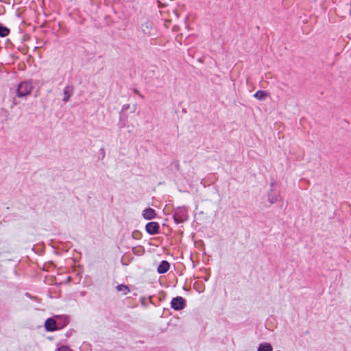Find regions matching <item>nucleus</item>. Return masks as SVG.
I'll list each match as a JSON object with an SVG mask.
<instances>
[{
	"instance_id": "nucleus-1",
	"label": "nucleus",
	"mask_w": 351,
	"mask_h": 351,
	"mask_svg": "<svg viewBox=\"0 0 351 351\" xmlns=\"http://www.w3.org/2000/svg\"><path fill=\"white\" fill-rule=\"evenodd\" d=\"M33 85L31 81H24L19 84L16 89V96L24 97L30 95L33 90Z\"/></svg>"
},
{
	"instance_id": "nucleus-2",
	"label": "nucleus",
	"mask_w": 351,
	"mask_h": 351,
	"mask_svg": "<svg viewBox=\"0 0 351 351\" xmlns=\"http://www.w3.org/2000/svg\"><path fill=\"white\" fill-rule=\"evenodd\" d=\"M173 218L176 223H182L188 219V210L184 207H178L173 215Z\"/></svg>"
},
{
	"instance_id": "nucleus-3",
	"label": "nucleus",
	"mask_w": 351,
	"mask_h": 351,
	"mask_svg": "<svg viewBox=\"0 0 351 351\" xmlns=\"http://www.w3.org/2000/svg\"><path fill=\"white\" fill-rule=\"evenodd\" d=\"M186 306V300L181 296L173 298L171 302V306L175 311H180Z\"/></svg>"
},
{
	"instance_id": "nucleus-4",
	"label": "nucleus",
	"mask_w": 351,
	"mask_h": 351,
	"mask_svg": "<svg viewBox=\"0 0 351 351\" xmlns=\"http://www.w3.org/2000/svg\"><path fill=\"white\" fill-rule=\"evenodd\" d=\"M160 226L158 223L155 221L149 222L145 226V230L151 235L156 234L159 232Z\"/></svg>"
},
{
	"instance_id": "nucleus-5",
	"label": "nucleus",
	"mask_w": 351,
	"mask_h": 351,
	"mask_svg": "<svg viewBox=\"0 0 351 351\" xmlns=\"http://www.w3.org/2000/svg\"><path fill=\"white\" fill-rule=\"evenodd\" d=\"M74 93V87L72 85L66 86L63 90L64 97L62 101L67 102Z\"/></svg>"
},
{
	"instance_id": "nucleus-6",
	"label": "nucleus",
	"mask_w": 351,
	"mask_h": 351,
	"mask_svg": "<svg viewBox=\"0 0 351 351\" xmlns=\"http://www.w3.org/2000/svg\"><path fill=\"white\" fill-rule=\"evenodd\" d=\"M45 327L47 331L53 332L58 329L57 323L53 318H48L45 323Z\"/></svg>"
},
{
	"instance_id": "nucleus-7",
	"label": "nucleus",
	"mask_w": 351,
	"mask_h": 351,
	"mask_svg": "<svg viewBox=\"0 0 351 351\" xmlns=\"http://www.w3.org/2000/svg\"><path fill=\"white\" fill-rule=\"evenodd\" d=\"M142 216L147 220H151L156 217V214L154 209L151 208H145L143 210Z\"/></svg>"
},
{
	"instance_id": "nucleus-8",
	"label": "nucleus",
	"mask_w": 351,
	"mask_h": 351,
	"mask_svg": "<svg viewBox=\"0 0 351 351\" xmlns=\"http://www.w3.org/2000/svg\"><path fill=\"white\" fill-rule=\"evenodd\" d=\"M170 265L167 261H162L157 268V271L162 274H165L169 269Z\"/></svg>"
},
{
	"instance_id": "nucleus-9",
	"label": "nucleus",
	"mask_w": 351,
	"mask_h": 351,
	"mask_svg": "<svg viewBox=\"0 0 351 351\" xmlns=\"http://www.w3.org/2000/svg\"><path fill=\"white\" fill-rule=\"evenodd\" d=\"M278 193L274 189H271L267 193V199L271 204H274L278 201Z\"/></svg>"
},
{
	"instance_id": "nucleus-10",
	"label": "nucleus",
	"mask_w": 351,
	"mask_h": 351,
	"mask_svg": "<svg viewBox=\"0 0 351 351\" xmlns=\"http://www.w3.org/2000/svg\"><path fill=\"white\" fill-rule=\"evenodd\" d=\"M154 23H143L141 25V29L144 34L147 36H151L152 33L150 32L149 29H152L153 28Z\"/></svg>"
},
{
	"instance_id": "nucleus-11",
	"label": "nucleus",
	"mask_w": 351,
	"mask_h": 351,
	"mask_svg": "<svg viewBox=\"0 0 351 351\" xmlns=\"http://www.w3.org/2000/svg\"><path fill=\"white\" fill-rule=\"evenodd\" d=\"M267 96H268V93L267 92H265L264 90H261L256 91L255 93V94L254 95V97L259 101L264 100L266 98V97H267Z\"/></svg>"
},
{
	"instance_id": "nucleus-12",
	"label": "nucleus",
	"mask_w": 351,
	"mask_h": 351,
	"mask_svg": "<svg viewBox=\"0 0 351 351\" xmlns=\"http://www.w3.org/2000/svg\"><path fill=\"white\" fill-rule=\"evenodd\" d=\"M272 346L268 343H263L260 344L258 348V351H272Z\"/></svg>"
},
{
	"instance_id": "nucleus-13",
	"label": "nucleus",
	"mask_w": 351,
	"mask_h": 351,
	"mask_svg": "<svg viewBox=\"0 0 351 351\" xmlns=\"http://www.w3.org/2000/svg\"><path fill=\"white\" fill-rule=\"evenodd\" d=\"M117 290L119 292H122L123 295H126L130 292V289L127 285L121 284L117 286Z\"/></svg>"
},
{
	"instance_id": "nucleus-14",
	"label": "nucleus",
	"mask_w": 351,
	"mask_h": 351,
	"mask_svg": "<svg viewBox=\"0 0 351 351\" xmlns=\"http://www.w3.org/2000/svg\"><path fill=\"white\" fill-rule=\"evenodd\" d=\"M10 33V29L0 23V37H5Z\"/></svg>"
},
{
	"instance_id": "nucleus-15",
	"label": "nucleus",
	"mask_w": 351,
	"mask_h": 351,
	"mask_svg": "<svg viewBox=\"0 0 351 351\" xmlns=\"http://www.w3.org/2000/svg\"><path fill=\"white\" fill-rule=\"evenodd\" d=\"M173 0H158V3L159 4V7L161 6H167L169 2H171Z\"/></svg>"
},
{
	"instance_id": "nucleus-16",
	"label": "nucleus",
	"mask_w": 351,
	"mask_h": 351,
	"mask_svg": "<svg viewBox=\"0 0 351 351\" xmlns=\"http://www.w3.org/2000/svg\"><path fill=\"white\" fill-rule=\"evenodd\" d=\"M57 351H71V350L69 349V348L68 346H62L61 347H60Z\"/></svg>"
},
{
	"instance_id": "nucleus-17",
	"label": "nucleus",
	"mask_w": 351,
	"mask_h": 351,
	"mask_svg": "<svg viewBox=\"0 0 351 351\" xmlns=\"http://www.w3.org/2000/svg\"><path fill=\"white\" fill-rule=\"evenodd\" d=\"M134 93L138 94L141 97H143V96L139 93V91L137 89L134 88Z\"/></svg>"
},
{
	"instance_id": "nucleus-18",
	"label": "nucleus",
	"mask_w": 351,
	"mask_h": 351,
	"mask_svg": "<svg viewBox=\"0 0 351 351\" xmlns=\"http://www.w3.org/2000/svg\"><path fill=\"white\" fill-rule=\"evenodd\" d=\"M100 152H101V153L102 158H104V156H105V151H104V149L101 148V149H100Z\"/></svg>"
},
{
	"instance_id": "nucleus-19",
	"label": "nucleus",
	"mask_w": 351,
	"mask_h": 351,
	"mask_svg": "<svg viewBox=\"0 0 351 351\" xmlns=\"http://www.w3.org/2000/svg\"><path fill=\"white\" fill-rule=\"evenodd\" d=\"M171 19H165V23H167V22H171Z\"/></svg>"
},
{
	"instance_id": "nucleus-20",
	"label": "nucleus",
	"mask_w": 351,
	"mask_h": 351,
	"mask_svg": "<svg viewBox=\"0 0 351 351\" xmlns=\"http://www.w3.org/2000/svg\"><path fill=\"white\" fill-rule=\"evenodd\" d=\"M274 186V183H273V182H271V186Z\"/></svg>"
},
{
	"instance_id": "nucleus-21",
	"label": "nucleus",
	"mask_w": 351,
	"mask_h": 351,
	"mask_svg": "<svg viewBox=\"0 0 351 351\" xmlns=\"http://www.w3.org/2000/svg\"><path fill=\"white\" fill-rule=\"evenodd\" d=\"M173 12L175 14H176V11H175V10H173Z\"/></svg>"
}]
</instances>
